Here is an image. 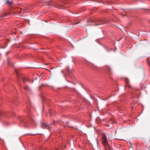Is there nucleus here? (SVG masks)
Returning a JSON list of instances; mask_svg holds the SVG:
<instances>
[{
  "label": "nucleus",
  "mask_w": 150,
  "mask_h": 150,
  "mask_svg": "<svg viewBox=\"0 0 150 150\" xmlns=\"http://www.w3.org/2000/svg\"><path fill=\"white\" fill-rule=\"evenodd\" d=\"M29 114V115L28 116V117L24 119L23 121V123L26 127H28L30 125H31L32 123H34L35 122V120L32 118L30 113Z\"/></svg>",
  "instance_id": "nucleus-1"
},
{
  "label": "nucleus",
  "mask_w": 150,
  "mask_h": 150,
  "mask_svg": "<svg viewBox=\"0 0 150 150\" xmlns=\"http://www.w3.org/2000/svg\"><path fill=\"white\" fill-rule=\"evenodd\" d=\"M100 22L104 23V20L103 19H99L98 20H91L87 21L86 25H101L105 24V23H100Z\"/></svg>",
  "instance_id": "nucleus-2"
},
{
  "label": "nucleus",
  "mask_w": 150,
  "mask_h": 150,
  "mask_svg": "<svg viewBox=\"0 0 150 150\" xmlns=\"http://www.w3.org/2000/svg\"><path fill=\"white\" fill-rule=\"evenodd\" d=\"M102 144L105 148L109 147V149H110V147L108 144L107 137L104 134H103L102 136Z\"/></svg>",
  "instance_id": "nucleus-3"
},
{
  "label": "nucleus",
  "mask_w": 150,
  "mask_h": 150,
  "mask_svg": "<svg viewBox=\"0 0 150 150\" xmlns=\"http://www.w3.org/2000/svg\"><path fill=\"white\" fill-rule=\"evenodd\" d=\"M19 78H20L24 83H25L27 81H30L28 78H26L25 76L22 75L21 76L19 75Z\"/></svg>",
  "instance_id": "nucleus-4"
},
{
  "label": "nucleus",
  "mask_w": 150,
  "mask_h": 150,
  "mask_svg": "<svg viewBox=\"0 0 150 150\" xmlns=\"http://www.w3.org/2000/svg\"><path fill=\"white\" fill-rule=\"evenodd\" d=\"M41 125L42 127L44 129H46L49 130H50L51 129L50 125H47L44 123H42Z\"/></svg>",
  "instance_id": "nucleus-5"
},
{
  "label": "nucleus",
  "mask_w": 150,
  "mask_h": 150,
  "mask_svg": "<svg viewBox=\"0 0 150 150\" xmlns=\"http://www.w3.org/2000/svg\"><path fill=\"white\" fill-rule=\"evenodd\" d=\"M20 9L21 12H23L24 13H28L29 11L28 10V8L26 6H23V8H20Z\"/></svg>",
  "instance_id": "nucleus-6"
},
{
  "label": "nucleus",
  "mask_w": 150,
  "mask_h": 150,
  "mask_svg": "<svg viewBox=\"0 0 150 150\" xmlns=\"http://www.w3.org/2000/svg\"><path fill=\"white\" fill-rule=\"evenodd\" d=\"M6 3L8 5H10L12 3V2L9 0H6Z\"/></svg>",
  "instance_id": "nucleus-7"
},
{
  "label": "nucleus",
  "mask_w": 150,
  "mask_h": 150,
  "mask_svg": "<svg viewBox=\"0 0 150 150\" xmlns=\"http://www.w3.org/2000/svg\"><path fill=\"white\" fill-rule=\"evenodd\" d=\"M20 145L21 146L23 147L24 149H25V147L23 145V143L22 142V141L19 138V145Z\"/></svg>",
  "instance_id": "nucleus-8"
},
{
  "label": "nucleus",
  "mask_w": 150,
  "mask_h": 150,
  "mask_svg": "<svg viewBox=\"0 0 150 150\" xmlns=\"http://www.w3.org/2000/svg\"><path fill=\"white\" fill-rule=\"evenodd\" d=\"M24 89L26 91H30L29 87L28 86H24Z\"/></svg>",
  "instance_id": "nucleus-9"
},
{
  "label": "nucleus",
  "mask_w": 150,
  "mask_h": 150,
  "mask_svg": "<svg viewBox=\"0 0 150 150\" xmlns=\"http://www.w3.org/2000/svg\"><path fill=\"white\" fill-rule=\"evenodd\" d=\"M13 14L16 16L17 17H18V12H13Z\"/></svg>",
  "instance_id": "nucleus-10"
},
{
  "label": "nucleus",
  "mask_w": 150,
  "mask_h": 150,
  "mask_svg": "<svg viewBox=\"0 0 150 150\" xmlns=\"http://www.w3.org/2000/svg\"><path fill=\"white\" fill-rule=\"evenodd\" d=\"M19 18H23L24 19H27V18L24 16H22L19 15Z\"/></svg>",
  "instance_id": "nucleus-11"
},
{
  "label": "nucleus",
  "mask_w": 150,
  "mask_h": 150,
  "mask_svg": "<svg viewBox=\"0 0 150 150\" xmlns=\"http://www.w3.org/2000/svg\"><path fill=\"white\" fill-rule=\"evenodd\" d=\"M107 69L108 70V71L109 73H111V68L110 67L108 66V68H107Z\"/></svg>",
  "instance_id": "nucleus-12"
},
{
  "label": "nucleus",
  "mask_w": 150,
  "mask_h": 150,
  "mask_svg": "<svg viewBox=\"0 0 150 150\" xmlns=\"http://www.w3.org/2000/svg\"><path fill=\"white\" fill-rule=\"evenodd\" d=\"M125 82L127 83V84H128L129 83V80L127 78H125Z\"/></svg>",
  "instance_id": "nucleus-13"
},
{
  "label": "nucleus",
  "mask_w": 150,
  "mask_h": 150,
  "mask_svg": "<svg viewBox=\"0 0 150 150\" xmlns=\"http://www.w3.org/2000/svg\"><path fill=\"white\" fill-rule=\"evenodd\" d=\"M15 72L16 73V74L18 76V69H15Z\"/></svg>",
  "instance_id": "nucleus-14"
},
{
  "label": "nucleus",
  "mask_w": 150,
  "mask_h": 150,
  "mask_svg": "<svg viewBox=\"0 0 150 150\" xmlns=\"http://www.w3.org/2000/svg\"><path fill=\"white\" fill-rule=\"evenodd\" d=\"M93 1H96V2H97L98 3H101L102 1H100H100H98V0H93Z\"/></svg>",
  "instance_id": "nucleus-15"
},
{
  "label": "nucleus",
  "mask_w": 150,
  "mask_h": 150,
  "mask_svg": "<svg viewBox=\"0 0 150 150\" xmlns=\"http://www.w3.org/2000/svg\"><path fill=\"white\" fill-rule=\"evenodd\" d=\"M106 3H108V5L111 4V2H110V1H106Z\"/></svg>",
  "instance_id": "nucleus-16"
},
{
  "label": "nucleus",
  "mask_w": 150,
  "mask_h": 150,
  "mask_svg": "<svg viewBox=\"0 0 150 150\" xmlns=\"http://www.w3.org/2000/svg\"><path fill=\"white\" fill-rule=\"evenodd\" d=\"M9 53V52H6V53H5V54L6 56H7V55Z\"/></svg>",
  "instance_id": "nucleus-17"
},
{
  "label": "nucleus",
  "mask_w": 150,
  "mask_h": 150,
  "mask_svg": "<svg viewBox=\"0 0 150 150\" xmlns=\"http://www.w3.org/2000/svg\"><path fill=\"white\" fill-rule=\"evenodd\" d=\"M121 9L122 10V11L124 12L126 10L125 9H123V8H121Z\"/></svg>",
  "instance_id": "nucleus-18"
},
{
  "label": "nucleus",
  "mask_w": 150,
  "mask_h": 150,
  "mask_svg": "<svg viewBox=\"0 0 150 150\" xmlns=\"http://www.w3.org/2000/svg\"><path fill=\"white\" fill-rule=\"evenodd\" d=\"M23 119L22 118H21V119H20V121H21V122H22V121L23 120Z\"/></svg>",
  "instance_id": "nucleus-19"
},
{
  "label": "nucleus",
  "mask_w": 150,
  "mask_h": 150,
  "mask_svg": "<svg viewBox=\"0 0 150 150\" xmlns=\"http://www.w3.org/2000/svg\"><path fill=\"white\" fill-rule=\"evenodd\" d=\"M128 87H129V88H131V86L130 85H129Z\"/></svg>",
  "instance_id": "nucleus-20"
},
{
  "label": "nucleus",
  "mask_w": 150,
  "mask_h": 150,
  "mask_svg": "<svg viewBox=\"0 0 150 150\" xmlns=\"http://www.w3.org/2000/svg\"><path fill=\"white\" fill-rule=\"evenodd\" d=\"M20 33H21L22 34H23V32H22V31H20Z\"/></svg>",
  "instance_id": "nucleus-21"
},
{
  "label": "nucleus",
  "mask_w": 150,
  "mask_h": 150,
  "mask_svg": "<svg viewBox=\"0 0 150 150\" xmlns=\"http://www.w3.org/2000/svg\"><path fill=\"white\" fill-rule=\"evenodd\" d=\"M7 60L8 63L9 62V61H8V59H7Z\"/></svg>",
  "instance_id": "nucleus-22"
},
{
  "label": "nucleus",
  "mask_w": 150,
  "mask_h": 150,
  "mask_svg": "<svg viewBox=\"0 0 150 150\" xmlns=\"http://www.w3.org/2000/svg\"><path fill=\"white\" fill-rule=\"evenodd\" d=\"M115 18H116V19H117V17H116L115 16Z\"/></svg>",
  "instance_id": "nucleus-23"
},
{
  "label": "nucleus",
  "mask_w": 150,
  "mask_h": 150,
  "mask_svg": "<svg viewBox=\"0 0 150 150\" xmlns=\"http://www.w3.org/2000/svg\"><path fill=\"white\" fill-rule=\"evenodd\" d=\"M49 113H50V115H51V113L50 112H49Z\"/></svg>",
  "instance_id": "nucleus-24"
},
{
  "label": "nucleus",
  "mask_w": 150,
  "mask_h": 150,
  "mask_svg": "<svg viewBox=\"0 0 150 150\" xmlns=\"http://www.w3.org/2000/svg\"><path fill=\"white\" fill-rule=\"evenodd\" d=\"M79 23V22H78V23H76V24H78V23Z\"/></svg>",
  "instance_id": "nucleus-25"
},
{
  "label": "nucleus",
  "mask_w": 150,
  "mask_h": 150,
  "mask_svg": "<svg viewBox=\"0 0 150 150\" xmlns=\"http://www.w3.org/2000/svg\"><path fill=\"white\" fill-rule=\"evenodd\" d=\"M12 64V65L13 66H14Z\"/></svg>",
  "instance_id": "nucleus-26"
},
{
  "label": "nucleus",
  "mask_w": 150,
  "mask_h": 150,
  "mask_svg": "<svg viewBox=\"0 0 150 150\" xmlns=\"http://www.w3.org/2000/svg\"><path fill=\"white\" fill-rule=\"evenodd\" d=\"M3 17V16H2V17Z\"/></svg>",
  "instance_id": "nucleus-27"
}]
</instances>
